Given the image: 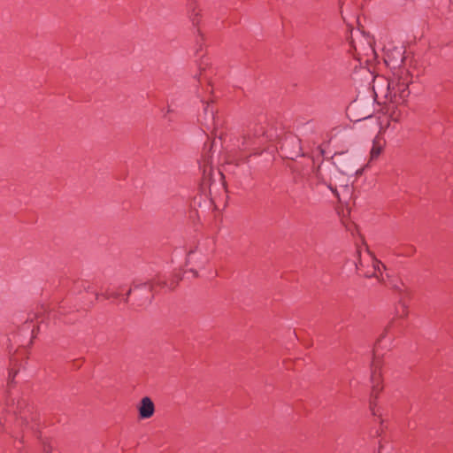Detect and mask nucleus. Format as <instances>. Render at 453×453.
Returning a JSON list of instances; mask_svg holds the SVG:
<instances>
[{"label":"nucleus","mask_w":453,"mask_h":453,"mask_svg":"<svg viewBox=\"0 0 453 453\" xmlns=\"http://www.w3.org/2000/svg\"><path fill=\"white\" fill-rule=\"evenodd\" d=\"M403 51L402 47L394 48L392 52L387 50L385 54V63L388 65L392 64L394 67L398 66L403 61Z\"/></svg>","instance_id":"4"},{"label":"nucleus","mask_w":453,"mask_h":453,"mask_svg":"<svg viewBox=\"0 0 453 453\" xmlns=\"http://www.w3.org/2000/svg\"><path fill=\"white\" fill-rule=\"evenodd\" d=\"M373 269L374 273L372 276L382 280V270L384 269V265L379 261H373Z\"/></svg>","instance_id":"9"},{"label":"nucleus","mask_w":453,"mask_h":453,"mask_svg":"<svg viewBox=\"0 0 453 453\" xmlns=\"http://www.w3.org/2000/svg\"><path fill=\"white\" fill-rule=\"evenodd\" d=\"M349 43L358 55H365L369 59L370 58H376V52L373 48V38L370 35L357 31L355 35L353 34L351 35V37L349 39Z\"/></svg>","instance_id":"1"},{"label":"nucleus","mask_w":453,"mask_h":453,"mask_svg":"<svg viewBox=\"0 0 453 453\" xmlns=\"http://www.w3.org/2000/svg\"><path fill=\"white\" fill-rule=\"evenodd\" d=\"M385 146V142L379 136H376L372 142V147L370 151V160H374L379 157Z\"/></svg>","instance_id":"7"},{"label":"nucleus","mask_w":453,"mask_h":453,"mask_svg":"<svg viewBox=\"0 0 453 453\" xmlns=\"http://www.w3.org/2000/svg\"><path fill=\"white\" fill-rule=\"evenodd\" d=\"M388 90L389 91V95L391 97L396 98L398 96L400 99L403 100H404L409 95L408 84L406 82H388Z\"/></svg>","instance_id":"3"},{"label":"nucleus","mask_w":453,"mask_h":453,"mask_svg":"<svg viewBox=\"0 0 453 453\" xmlns=\"http://www.w3.org/2000/svg\"><path fill=\"white\" fill-rule=\"evenodd\" d=\"M349 161V162L347 163L342 159L337 162V167L343 174H349L353 170V167L350 165L351 160Z\"/></svg>","instance_id":"8"},{"label":"nucleus","mask_w":453,"mask_h":453,"mask_svg":"<svg viewBox=\"0 0 453 453\" xmlns=\"http://www.w3.org/2000/svg\"><path fill=\"white\" fill-rule=\"evenodd\" d=\"M25 369L24 367H20V365L17 361H12V367H10L8 371L7 377V385L8 387H12L16 383V376L21 372V370Z\"/></svg>","instance_id":"6"},{"label":"nucleus","mask_w":453,"mask_h":453,"mask_svg":"<svg viewBox=\"0 0 453 453\" xmlns=\"http://www.w3.org/2000/svg\"><path fill=\"white\" fill-rule=\"evenodd\" d=\"M204 111L207 118H210L211 120L214 119V110L210 104L205 106Z\"/></svg>","instance_id":"10"},{"label":"nucleus","mask_w":453,"mask_h":453,"mask_svg":"<svg viewBox=\"0 0 453 453\" xmlns=\"http://www.w3.org/2000/svg\"><path fill=\"white\" fill-rule=\"evenodd\" d=\"M139 415L142 418H148L154 413L155 407L150 398H142L137 405Z\"/></svg>","instance_id":"5"},{"label":"nucleus","mask_w":453,"mask_h":453,"mask_svg":"<svg viewBox=\"0 0 453 453\" xmlns=\"http://www.w3.org/2000/svg\"><path fill=\"white\" fill-rule=\"evenodd\" d=\"M381 450H382V447H381V446H380V448H379L378 451H377V452H375V453H382V452H381Z\"/></svg>","instance_id":"12"},{"label":"nucleus","mask_w":453,"mask_h":453,"mask_svg":"<svg viewBox=\"0 0 453 453\" xmlns=\"http://www.w3.org/2000/svg\"><path fill=\"white\" fill-rule=\"evenodd\" d=\"M208 163L207 159H204L203 163V167H205L206 164Z\"/></svg>","instance_id":"11"},{"label":"nucleus","mask_w":453,"mask_h":453,"mask_svg":"<svg viewBox=\"0 0 453 453\" xmlns=\"http://www.w3.org/2000/svg\"><path fill=\"white\" fill-rule=\"evenodd\" d=\"M382 377V364L380 360L374 359L371 365L370 380L372 388L379 391Z\"/></svg>","instance_id":"2"}]
</instances>
